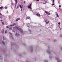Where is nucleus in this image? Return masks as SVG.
I'll use <instances>...</instances> for the list:
<instances>
[{
    "label": "nucleus",
    "mask_w": 62,
    "mask_h": 62,
    "mask_svg": "<svg viewBox=\"0 0 62 62\" xmlns=\"http://www.w3.org/2000/svg\"><path fill=\"white\" fill-rule=\"evenodd\" d=\"M16 28L17 29L19 30H20V31H21V33H23V30L21 29L20 28V29L18 27H16Z\"/></svg>",
    "instance_id": "1"
},
{
    "label": "nucleus",
    "mask_w": 62,
    "mask_h": 62,
    "mask_svg": "<svg viewBox=\"0 0 62 62\" xmlns=\"http://www.w3.org/2000/svg\"><path fill=\"white\" fill-rule=\"evenodd\" d=\"M55 58L57 62H61V61H62V60L61 61H59V58L58 57H55Z\"/></svg>",
    "instance_id": "2"
},
{
    "label": "nucleus",
    "mask_w": 62,
    "mask_h": 62,
    "mask_svg": "<svg viewBox=\"0 0 62 62\" xmlns=\"http://www.w3.org/2000/svg\"><path fill=\"white\" fill-rule=\"evenodd\" d=\"M31 6L32 4L31 3L30 4V6H28V8H30V9H31Z\"/></svg>",
    "instance_id": "3"
},
{
    "label": "nucleus",
    "mask_w": 62,
    "mask_h": 62,
    "mask_svg": "<svg viewBox=\"0 0 62 62\" xmlns=\"http://www.w3.org/2000/svg\"><path fill=\"white\" fill-rule=\"evenodd\" d=\"M15 1L16 2V3H15L16 4L15 5V6L16 7L17 6L16 4H17V0H15Z\"/></svg>",
    "instance_id": "4"
},
{
    "label": "nucleus",
    "mask_w": 62,
    "mask_h": 62,
    "mask_svg": "<svg viewBox=\"0 0 62 62\" xmlns=\"http://www.w3.org/2000/svg\"><path fill=\"white\" fill-rule=\"evenodd\" d=\"M45 22L46 23V24H48L49 23V21H47V20H46L45 21Z\"/></svg>",
    "instance_id": "5"
},
{
    "label": "nucleus",
    "mask_w": 62,
    "mask_h": 62,
    "mask_svg": "<svg viewBox=\"0 0 62 62\" xmlns=\"http://www.w3.org/2000/svg\"><path fill=\"white\" fill-rule=\"evenodd\" d=\"M36 15H37V16H38L39 17L40 16V14H39L38 13H37Z\"/></svg>",
    "instance_id": "6"
},
{
    "label": "nucleus",
    "mask_w": 62,
    "mask_h": 62,
    "mask_svg": "<svg viewBox=\"0 0 62 62\" xmlns=\"http://www.w3.org/2000/svg\"><path fill=\"white\" fill-rule=\"evenodd\" d=\"M20 20V18H18L17 19H16V22H17V21H18V20Z\"/></svg>",
    "instance_id": "7"
},
{
    "label": "nucleus",
    "mask_w": 62,
    "mask_h": 62,
    "mask_svg": "<svg viewBox=\"0 0 62 62\" xmlns=\"http://www.w3.org/2000/svg\"><path fill=\"white\" fill-rule=\"evenodd\" d=\"M45 13H46V14H47L48 15H50V14L49 13L47 12V11H45Z\"/></svg>",
    "instance_id": "8"
},
{
    "label": "nucleus",
    "mask_w": 62,
    "mask_h": 62,
    "mask_svg": "<svg viewBox=\"0 0 62 62\" xmlns=\"http://www.w3.org/2000/svg\"><path fill=\"white\" fill-rule=\"evenodd\" d=\"M46 52L47 53H48L49 54H50V51L49 50H48V51L47 50Z\"/></svg>",
    "instance_id": "9"
},
{
    "label": "nucleus",
    "mask_w": 62,
    "mask_h": 62,
    "mask_svg": "<svg viewBox=\"0 0 62 62\" xmlns=\"http://www.w3.org/2000/svg\"><path fill=\"white\" fill-rule=\"evenodd\" d=\"M56 13V15L57 17H58H58H59V16H58V15L57 14V13L56 12L55 13Z\"/></svg>",
    "instance_id": "10"
},
{
    "label": "nucleus",
    "mask_w": 62,
    "mask_h": 62,
    "mask_svg": "<svg viewBox=\"0 0 62 62\" xmlns=\"http://www.w3.org/2000/svg\"><path fill=\"white\" fill-rule=\"evenodd\" d=\"M1 32H2V33H5V31L4 30H2L1 31Z\"/></svg>",
    "instance_id": "11"
},
{
    "label": "nucleus",
    "mask_w": 62,
    "mask_h": 62,
    "mask_svg": "<svg viewBox=\"0 0 62 62\" xmlns=\"http://www.w3.org/2000/svg\"><path fill=\"white\" fill-rule=\"evenodd\" d=\"M3 40H5L6 39V38H5V37H3Z\"/></svg>",
    "instance_id": "12"
},
{
    "label": "nucleus",
    "mask_w": 62,
    "mask_h": 62,
    "mask_svg": "<svg viewBox=\"0 0 62 62\" xmlns=\"http://www.w3.org/2000/svg\"><path fill=\"white\" fill-rule=\"evenodd\" d=\"M3 8V7L1 6L0 7V9H2V8Z\"/></svg>",
    "instance_id": "13"
},
{
    "label": "nucleus",
    "mask_w": 62,
    "mask_h": 62,
    "mask_svg": "<svg viewBox=\"0 0 62 62\" xmlns=\"http://www.w3.org/2000/svg\"><path fill=\"white\" fill-rule=\"evenodd\" d=\"M9 30H12V28L10 27L9 28Z\"/></svg>",
    "instance_id": "14"
},
{
    "label": "nucleus",
    "mask_w": 62,
    "mask_h": 62,
    "mask_svg": "<svg viewBox=\"0 0 62 62\" xmlns=\"http://www.w3.org/2000/svg\"><path fill=\"white\" fill-rule=\"evenodd\" d=\"M16 24L15 23H14L13 24V26H14V25H16Z\"/></svg>",
    "instance_id": "15"
},
{
    "label": "nucleus",
    "mask_w": 62,
    "mask_h": 62,
    "mask_svg": "<svg viewBox=\"0 0 62 62\" xmlns=\"http://www.w3.org/2000/svg\"><path fill=\"white\" fill-rule=\"evenodd\" d=\"M58 24H59V25H60V24H61V23H60V22H59V23H58Z\"/></svg>",
    "instance_id": "16"
},
{
    "label": "nucleus",
    "mask_w": 62,
    "mask_h": 62,
    "mask_svg": "<svg viewBox=\"0 0 62 62\" xmlns=\"http://www.w3.org/2000/svg\"><path fill=\"white\" fill-rule=\"evenodd\" d=\"M20 8H21V11H22V6H20Z\"/></svg>",
    "instance_id": "17"
},
{
    "label": "nucleus",
    "mask_w": 62,
    "mask_h": 62,
    "mask_svg": "<svg viewBox=\"0 0 62 62\" xmlns=\"http://www.w3.org/2000/svg\"><path fill=\"white\" fill-rule=\"evenodd\" d=\"M2 43H3V44H5V43L3 41H2Z\"/></svg>",
    "instance_id": "18"
},
{
    "label": "nucleus",
    "mask_w": 62,
    "mask_h": 62,
    "mask_svg": "<svg viewBox=\"0 0 62 62\" xmlns=\"http://www.w3.org/2000/svg\"><path fill=\"white\" fill-rule=\"evenodd\" d=\"M44 61L45 62H47V61L46 60H45Z\"/></svg>",
    "instance_id": "19"
},
{
    "label": "nucleus",
    "mask_w": 62,
    "mask_h": 62,
    "mask_svg": "<svg viewBox=\"0 0 62 62\" xmlns=\"http://www.w3.org/2000/svg\"><path fill=\"white\" fill-rule=\"evenodd\" d=\"M49 58H50V59L52 58V56H49Z\"/></svg>",
    "instance_id": "20"
},
{
    "label": "nucleus",
    "mask_w": 62,
    "mask_h": 62,
    "mask_svg": "<svg viewBox=\"0 0 62 62\" xmlns=\"http://www.w3.org/2000/svg\"><path fill=\"white\" fill-rule=\"evenodd\" d=\"M10 38H12V39H13V37H10Z\"/></svg>",
    "instance_id": "21"
},
{
    "label": "nucleus",
    "mask_w": 62,
    "mask_h": 62,
    "mask_svg": "<svg viewBox=\"0 0 62 62\" xmlns=\"http://www.w3.org/2000/svg\"><path fill=\"white\" fill-rule=\"evenodd\" d=\"M7 33V30H6L5 31V33L6 34V33Z\"/></svg>",
    "instance_id": "22"
},
{
    "label": "nucleus",
    "mask_w": 62,
    "mask_h": 62,
    "mask_svg": "<svg viewBox=\"0 0 62 62\" xmlns=\"http://www.w3.org/2000/svg\"><path fill=\"white\" fill-rule=\"evenodd\" d=\"M60 36L62 38V35H60Z\"/></svg>",
    "instance_id": "23"
},
{
    "label": "nucleus",
    "mask_w": 62,
    "mask_h": 62,
    "mask_svg": "<svg viewBox=\"0 0 62 62\" xmlns=\"http://www.w3.org/2000/svg\"><path fill=\"white\" fill-rule=\"evenodd\" d=\"M56 40L55 39L54 40V42H55V41H56Z\"/></svg>",
    "instance_id": "24"
},
{
    "label": "nucleus",
    "mask_w": 62,
    "mask_h": 62,
    "mask_svg": "<svg viewBox=\"0 0 62 62\" xmlns=\"http://www.w3.org/2000/svg\"><path fill=\"white\" fill-rule=\"evenodd\" d=\"M33 51V49H31V52H32Z\"/></svg>",
    "instance_id": "25"
},
{
    "label": "nucleus",
    "mask_w": 62,
    "mask_h": 62,
    "mask_svg": "<svg viewBox=\"0 0 62 62\" xmlns=\"http://www.w3.org/2000/svg\"><path fill=\"white\" fill-rule=\"evenodd\" d=\"M2 25H4V23H3V22H2Z\"/></svg>",
    "instance_id": "26"
},
{
    "label": "nucleus",
    "mask_w": 62,
    "mask_h": 62,
    "mask_svg": "<svg viewBox=\"0 0 62 62\" xmlns=\"http://www.w3.org/2000/svg\"><path fill=\"white\" fill-rule=\"evenodd\" d=\"M10 26H13V25H10Z\"/></svg>",
    "instance_id": "27"
},
{
    "label": "nucleus",
    "mask_w": 62,
    "mask_h": 62,
    "mask_svg": "<svg viewBox=\"0 0 62 62\" xmlns=\"http://www.w3.org/2000/svg\"><path fill=\"white\" fill-rule=\"evenodd\" d=\"M9 34L11 35V36L12 35V34H11V33H10Z\"/></svg>",
    "instance_id": "28"
},
{
    "label": "nucleus",
    "mask_w": 62,
    "mask_h": 62,
    "mask_svg": "<svg viewBox=\"0 0 62 62\" xmlns=\"http://www.w3.org/2000/svg\"><path fill=\"white\" fill-rule=\"evenodd\" d=\"M6 28H9V27H8L7 26H6Z\"/></svg>",
    "instance_id": "29"
},
{
    "label": "nucleus",
    "mask_w": 62,
    "mask_h": 62,
    "mask_svg": "<svg viewBox=\"0 0 62 62\" xmlns=\"http://www.w3.org/2000/svg\"><path fill=\"white\" fill-rule=\"evenodd\" d=\"M60 49H61V50L62 51V47H60Z\"/></svg>",
    "instance_id": "30"
},
{
    "label": "nucleus",
    "mask_w": 62,
    "mask_h": 62,
    "mask_svg": "<svg viewBox=\"0 0 62 62\" xmlns=\"http://www.w3.org/2000/svg\"><path fill=\"white\" fill-rule=\"evenodd\" d=\"M19 8V7L18 6H17V7L16 8V9H17V8Z\"/></svg>",
    "instance_id": "31"
},
{
    "label": "nucleus",
    "mask_w": 62,
    "mask_h": 62,
    "mask_svg": "<svg viewBox=\"0 0 62 62\" xmlns=\"http://www.w3.org/2000/svg\"><path fill=\"white\" fill-rule=\"evenodd\" d=\"M21 5H19L18 6L19 7L20 6V8H21Z\"/></svg>",
    "instance_id": "32"
},
{
    "label": "nucleus",
    "mask_w": 62,
    "mask_h": 62,
    "mask_svg": "<svg viewBox=\"0 0 62 62\" xmlns=\"http://www.w3.org/2000/svg\"><path fill=\"white\" fill-rule=\"evenodd\" d=\"M53 3H54V0H53Z\"/></svg>",
    "instance_id": "33"
},
{
    "label": "nucleus",
    "mask_w": 62,
    "mask_h": 62,
    "mask_svg": "<svg viewBox=\"0 0 62 62\" xmlns=\"http://www.w3.org/2000/svg\"><path fill=\"white\" fill-rule=\"evenodd\" d=\"M24 4H25V1H24Z\"/></svg>",
    "instance_id": "34"
},
{
    "label": "nucleus",
    "mask_w": 62,
    "mask_h": 62,
    "mask_svg": "<svg viewBox=\"0 0 62 62\" xmlns=\"http://www.w3.org/2000/svg\"><path fill=\"white\" fill-rule=\"evenodd\" d=\"M52 5H53L54 6V3H53L52 4Z\"/></svg>",
    "instance_id": "35"
},
{
    "label": "nucleus",
    "mask_w": 62,
    "mask_h": 62,
    "mask_svg": "<svg viewBox=\"0 0 62 62\" xmlns=\"http://www.w3.org/2000/svg\"><path fill=\"white\" fill-rule=\"evenodd\" d=\"M60 7H61V5H60L59 6V8H60Z\"/></svg>",
    "instance_id": "36"
},
{
    "label": "nucleus",
    "mask_w": 62,
    "mask_h": 62,
    "mask_svg": "<svg viewBox=\"0 0 62 62\" xmlns=\"http://www.w3.org/2000/svg\"><path fill=\"white\" fill-rule=\"evenodd\" d=\"M0 15H2V14L1 13H0Z\"/></svg>",
    "instance_id": "37"
},
{
    "label": "nucleus",
    "mask_w": 62,
    "mask_h": 62,
    "mask_svg": "<svg viewBox=\"0 0 62 62\" xmlns=\"http://www.w3.org/2000/svg\"><path fill=\"white\" fill-rule=\"evenodd\" d=\"M58 26H59V28H60V25H59Z\"/></svg>",
    "instance_id": "38"
},
{
    "label": "nucleus",
    "mask_w": 62,
    "mask_h": 62,
    "mask_svg": "<svg viewBox=\"0 0 62 62\" xmlns=\"http://www.w3.org/2000/svg\"><path fill=\"white\" fill-rule=\"evenodd\" d=\"M28 19H30V17H28Z\"/></svg>",
    "instance_id": "39"
},
{
    "label": "nucleus",
    "mask_w": 62,
    "mask_h": 62,
    "mask_svg": "<svg viewBox=\"0 0 62 62\" xmlns=\"http://www.w3.org/2000/svg\"><path fill=\"white\" fill-rule=\"evenodd\" d=\"M36 1H39V0H36Z\"/></svg>",
    "instance_id": "40"
},
{
    "label": "nucleus",
    "mask_w": 62,
    "mask_h": 62,
    "mask_svg": "<svg viewBox=\"0 0 62 62\" xmlns=\"http://www.w3.org/2000/svg\"><path fill=\"white\" fill-rule=\"evenodd\" d=\"M28 19V17H26V19L27 20Z\"/></svg>",
    "instance_id": "41"
},
{
    "label": "nucleus",
    "mask_w": 62,
    "mask_h": 62,
    "mask_svg": "<svg viewBox=\"0 0 62 62\" xmlns=\"http://www.w3.org/2000/svg\"><path fill=\"white\" fill-rule=\"evenodd\" d=\"M29 31H30V32H31V30H29Z\"/></svg>",
    "instance_id": "42"
},
{
    "label": "nucleus",
    "mask_w": 62,
    "mask_h": 62,
    "mask_svg": "<svg viewBox=\"0 0 62 62\" xmlns=\"http://www.w3.org/2000/svg\"><path fill=\"white\" fill-rule=\"evenodd\" d=\"M43 4H45V3H43Z\"/></svg>",
    "instance_id": "43"
},
{
    "label": "nucleus",
    "mask_w": 62,
    "mask_h": 62,
    "mask_svg": "<svg viewBox=\"0 0 62 62\" xmlns=\"http://www.w3.org/2000/svg\"><path fill=\"white\" fill-rule=\"evenodd\" d=\"M7 8V7H6L5 8V9H7V8Z\"/></svg>",
    "instance_id": "44"
},
{
    "label": "nucleus",
    "mask_w": 62,
    "mask_h": 62,
    "mask_svg": "<svg viewBox=\"0 0 62 62\" xmlns=\"http://www.w3.org/2000/svg\"><path fill=\"white\" fill-rule=\"evenodd\" d=\"M2 21H3V20H0V21H1V22H2Z\"/></svg>",
    "instance_id": "45"
},
{
    "label": "nucleus",
    "mask_w": 62,
    "mask_h": 62,
    "mask_svg": "<svg viewBox=\"0 0 62 62\" xmlns=\"http://www.w3.org/2000/svg\"><path fill=\"white\" fill-rule=\"evenodd\" d=\"M0 18H2V17L0 16Z\"/></svg>",
    "instance_id": "46"
},
{
    "label": "nucleus",
    "mask_w": 62,
    "mask_h": 62,
    "mask_svg": "<svg viewBox=\"0 0 62 62\" xmlns=\"http://www.w3.org/2000/svg\"><path fill=\"white\" fill-rule=\"evenodd\" d=\"M12 32H15V31H14V30H13Z\"/></svg>",
    "instance_id": "47"
},
{
    "label": "nucleus",
    "mask_w": 62,
    "mask_h": 62,
    "mask_svg": "<svg viewBox=\"0 0 62 62\" xmlns=\"http://www.w3.org/2000/svg\"><path fill=\"white\" fill-rule=\"evenodd\" d=\"M17 36H19V34H18Z\"/></svg>",
    "instance_id": "48"
},
{
    "label": "nucleus",
    "mask_w": 62,
    "mask_h": 62,
    "mask_svg": "<svg viewBox=\"0 0 62 62\" xmlns=\"http://www.w3.org/2000/svg\"><path fill=\"white\" fill-rule=\"evenodd\" d=\"M60 30H61V28H60Z\"/></svg>",
    "instance_id": "49"
},
{
    "label": "nucleus",
    "mask_w": 62,
    "mask_h": 62,
    "mask_svg": "<svg viewBox=\"0 0 62 62\" xmlns=\"http://www.w3.org/2000/svg\"><path fill=\"white\" fill-rule=\"evenodd\" d=\"M17 36V34H16V36Z\"/></svg>",
    "instance_id": "50"
},
{
    "label": "nucleus",
    "mask_w": 62,
    "mask_h": 62,
    "mask_svg": "<svg viewBox=\"0 0 62 62\" xmlns=\"http://www.w3.org/2000/svg\"><path fill=\"white\" fill-rule=\"evenodd\" d=\"M49 47H48V48H49Z\"/></svg>",
    "instance_id": "51"
},
{
    "label": "nucleus",
    "mask_w": 62,
    "mask_h": 62,
    "mask_svg": "<svg viewBox=\"0 0 62 62\" xmlns=\"http://www.w3.org/2000/svg\"><path fill=\"white\" fill-rule=\"evenodd\" d=\"M15 8H16V6H15Z\"/></svg>",
    "instance_id": "52"
},
{
    "label": "nucleus",
    "mask_w": 62,
    "mask_h": 62,
    "mask_svg": "<svg viewBox=\"0 0 62 62\" xmlns=\"http://www.w3.org/2000/svg\"><path fill=\"white\" fill-rule=\"evenodd\" d=\"M8 11H7V13H8Z\"/></svg>",
    "instance_id": "53"
},
{
    "label": "nucleus",
    "mask_w": 62,
    "mask_h": 62,
    "mask_svg": "<svg viewBox=\"0 0 62 62\" xmlns=\"http://www.w3.org/2000/svg\"><path fill=\"white\" fill-rule=\"evenodd\" d=\"M1 44V43H0V44Z\"/></svg>",
    "instance_id": "54"
}]
</instances>
